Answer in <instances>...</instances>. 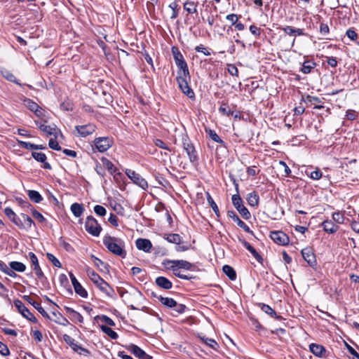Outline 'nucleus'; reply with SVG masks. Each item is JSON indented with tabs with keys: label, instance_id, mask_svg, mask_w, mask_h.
<instances>
[{
	"label": "nucleus",
	"instance_id": "f257e3e1",
	"mask_svg": "<svg viewBox=\"0 0 359 359\" xmlns=\"http://www.w3.org/2000/svg\"><path fill=\"white\" fill-rule=\"evenodd\" d=\"M102 241L109 252L121 257H126L125 242L122 239L111 236H104Z\"/></svg>",
	"mask_w": 359,
	"mask_h": 359
},
{
	"label": "nucleus",
	"instance_id": "f03ea898",
	"mask_svg": "<svg viewBox=\"0 0 359 359\" xmlns=\"http://www.w3.org/2000/svg\"><path fill=\"white\" fill-rule=\"evenodd\" d=\"M86 273L91 281L105 294L112 297L114 293L113 288L104 280L96 272L90 267H87Z\"/></svg>",
	"mask_w": 359,
	"mask_h": 359
},
{
	"label": "nucleus",
	"instance_id": "7ed1b4c3",
	"mask_svg": "<svg viewBox=\"0 0 359 359\" xmlns=\"http://www.w3.org/2000/svg\"><path fill=\"white\" fill-rule=\"evenodd\" d=\"M163 266L172 271H176L178 269L191 270L194 265L186 260H165Z\"/></svg>",
	"mask_w": 359,
	"mask_h": 359
},
{
	"label": "nucleus",
	"instance_id": "20e7f679",
	"mask_svg": "<svg viewBox=\"0 0 359 359\" xmlns=\"http://www.w3.org/2000/svg\"><path fill=\"white\" fill-rule=\"evenodd\" d=\"M190 81V75L187 74V76L179 75L177 76V82L179 88L182 90V92L186 95L189 98H194L195 94L193 90L190 88L189 85V81Z\"/></svg>",
	"mask_w": 359,
	"mask_h": 359
},
{
	"label": "nucleus",
	"instance_id": "39448f33",
	"mask_svg": "<svg viewBox=\"0 0 359 359\" xmlns=\"http://www.w3.org/2000/svg\"><path fill=\"white\" fill-rule=\"evenodd\" d=\"M85 229L88 233L93 236H99L102 231L100 224L93 216L87 217L85 223Z\"/></svg>",
	"mask_w": 359,
	"mask_h": 359
},
{
	"label": "nucleus",
	"instance_id": "423d86ee",
	"mask_svg": "<svg viewBox=\"0 0 359 359\" xmlns=\"http://www.w3.org/2000/svg\"><path fill=\"white\" fill-rule=\"evenodd\" d=\"M35 123L39 127V128L47 135L53 136V137L55 139H57L59 136H62L60 130L54 124L46 125L45 122L42 123L38 121H35Z\"/></svg>",
	"mask_w": 359,
	"mask_h": 359
},
{
	"label": "nucleus",
	"instance_id": "0eeeda50",
	"mask_svg": "<svg viewBox=\"0 0 359 359\" xmlns=\"http://www.w3.org/2000/svg\"><path fill=\"white\" fill-rule=\"evenodd\" d=\"M126 175L130 178L134 184L139 186L143 189H146L148 187L147 182L135 170L131 169H126L125 171Z\"/></svg>",
	"mask_w": 359,
	"mask_h": 359
},
{
	"label": "nucleus",
	"instance_id": "6e6552de",
	"mask_svg": "<svg viewBox=\"0 0 359 359\" xmlns=\"http://www.w3.org/2000/svg\"><path fill=\"white\" fill-rule=\"evenodd\" d=\"M232 203L236 210L239 212L241 216L248 219L250 217V213L248 210L243 205L241 198L238 194H234L232 196Z\"/></svg>",
	"mask_w": 359,
	"mask_h": 359
},
{
	"label": "nucleus",
	"instance_id": "1a4fd4ad",
	"mask_svg": "<svg viewBox=\"0 0 359 359\" xmlns=\"http://www.w3.org/2000/svg\"><path fill=\"white\" fill-rule=\"evenodd\" d=\"M14 305L24 318L34 323L37 322V319L25 306L22 301L15 299L14 301Z\"/></svg>",
	"mask_w": 359,
	"mask_h": 359
},
{
	"label": "nucleus",
	"instance_id": "9d476101",
	"mask_svg": "<svg viewBox=\"0 0 359 359\" xmlns=\"http://www.w3.org/2000/svg\"><path fill=\"white\" fill-rule=\"evenodd\" d=\"M28 257L30 260L32 266H33V271L34 273L39 280H42L43 278H45V276L39 265L37 257L34 252H29L28 253Z\"/></svg>",
	"mask_w": 359,
	"mask_h": 359
},
{
	"label": "nucleus",
	"instance_id": "9b49d317",
	"mask_svg": "<svg viewBox=\"0 0 359 359\" xmlns=\"http://www.w3.org/2000/svg\"><path fill=\"white\" fill-rule=\"evenodd\" d=\"M270 237L276 244L280 245H287L290 241L287 235L280 231H272Z\"/></svg>",
	"mask_w": 359,
	"mask_h": 359
},
{
	"label": "nucleus",
	"instance_id": "f8f14e48",
	"mask_svg": "<svg viewBox=\"0 0 359 359\" xmlns=\"http://www.w3.org/2000/svg\"><path fill=\"white\" fill-rule=\"evenodd\" d=\"M111 140L108 137H98L94 140V144L100 152H104L111 146Z\"/></svg>",
	"mask_w": 359,
	"mask_h": 359
},
{
	"label": "nucleus",
	"instance_id": "ddd939ff",
	"mask_svg": "<svg viewBox=\"0 0 359 359\" xmlns=\"http://www.w3.org/2000/svg\"><path fill=\"white\" fill-rule=\"evenodd\" d=\"M79 136L86 137L90 135H92L96 129V126L94 124H87L83 126H76L75 127Z\"/></svg>",
	"mask_w": 359,
	"mask_h": 359
},
{
	"label": "nucleus",
	"instance_id": "4468645a",
	"mask_svg": "<svg viewBox=\"0 0 359 359\" xmlns=\"http://www.w3.org/2000/svg\"><path fill=\"white\" fill-rule=\"evenodd\" d=\"M128 350L139 359H152V357L147 354L138 346L131 344L128 346Z\"/></svg>",
	"mask_w": 359,
	"mask_h": 359
},
{
	"label": "nucleus",
	"instance_id": "2eb2a0df",
	"mask_svg": "<svg viewBox=\"0 0 359 359\" xmlns=\"http://www.w3.org/2000/svg\"><path fill=\"white\" fill-rule=\"evenodd\" d=\"M183 148L186 151V152L189 156V161L193 163L198 160V156H197L196 151L194 145L189 141L184 140Z\"/></svg>",
	"mask_w": 359,
	"mask_h": 359
},
{
	"label": "nucleus",
	"instance_id": "dca6fc26",
	"mask_svg": "<svg viewBox=\"0 0 359 359\" xmlns=\"http://www.w3.org/2000/svg\"><path fill=\"white\" fill-rule=\"evenodd\" d=\"M302 255L304 259L311 266L313 267L316 264V256L310 248H304L302 250Z\"/></svg>",
	"mask_w": 359,
	"mask_h": 359
},
{
	"label": "nucleus",
	"instance_id": "f3484780",
	"mask_svg": "<svg viewBox=\"0 0 359 359\" xmlns=\"http://www.w3.org/2000/svg\"><path fill=\"white\" fill-rule=\"evenodd\" d=\"M227 215L228 217L231 218L234 222H236L238 226L242 228L245 232L249 233L250 234H253V232L250 230L249 226L238 217V216L236 214L234 211L229 210L227 212Z\"/></svg>",
	"mask_w": 359,
	"mask_h": 359
},
{
	"label": "nucleus",
	"instance_id": "a211bd4d",
	"mask_svg": "<svg viewBox=\"0 0 359 359\" xmlns=\"http://www.w3.org/2000/svg\"><path fill=\"white\" fill-rule=\"evenodd\" d=\"M135 245L138 250L144 252H149L152 248L151 242L146 238H137L135 241Z\"/></svg>",
	"mask_w": 359,
	"mask_h": 359
},
{
	"label": "nucleus",
	"instance_id": "6ab92c4d",
	"mask_svg": "<svg viewBox=\"0 0 359 359\" xmlns=\"http://www.w3.org/2000/svg\"><path fill=\"white\" fill-rule=\"evenodd\" d=\"M24 104L29 110L34 112L37 116L40 117L42 116V109L31 99L25 98Z\"/></svg>",
	"mask_w": 359,
	"mask_h": 359
},
{
	"label": "nucleus",
	"instance_id": "aec40b11",
	"mask_svg": "<svg viewBox=\"0 0 359 359\" xmlns=\"http://www.w3.org/2000/svg\"><path fill=\"white\" fill-rule=\"evenodd\" d=\"M311 352L317 357L323 358L325 355L326 350L325 347L318 344H311L309 345Z\"/></svg>",
	"mask_w": 359,
	"mask_h": 359
},
{
	"label": "nucleus",
	"instance_id": "412c9836",
	"mask_svg": "<svg viewBox=\"0 0 359 359\" xmlns=\"http://www.w3.org/2000/svg\"><path fill=\"white\" fill-rule=\"evenodd\" d=\"M198 2L195 0H187L184 4V9L189 14L196 13Z\"/></svg>",
	"mask_w": 359,
	"mask_h": 359
},
{
	"label": "nucleus",
	"instance_id": "4be33fe9",
	"mask_svg": "<svg viewBox=\"0 0 359 359\" xmlns=\"http://www.w3.org/2000/svg\"><path fill=\"white\" fill-rule=\"evenodd\" d=\"M25 264L20 262L13 261L9 263L8 270H11L13 273L15 272L23 273L26 270Z\"/></svg>",
	"mask_w": 359,
	"mask_h": 359
},
{
	"label": "nucleus",
	"instance_id": "5701e85b",
	"mask_svg": "<svg viewBox=\"0 0 359 359\" xmlns=\"http://www.w3.org/2000/svg\"><path fill=\"white\" fill-rule=\"evenodd\" d=\"M32 157L37 161L43 163V168L46 169L50 170L51 166L50 165L46 162V156L45 154L42 152H32Z\"/></svg>",
	"mask_w": 359,
	"mask_h": 359
},
{
	"label": "nucleus",
	"instance_id": "b1692460",
	"mask_svg": "<svg viewBox=\"0 0 359 359\" xmlns=\"http://www.w3.org/2000/svg\"><path fill=\"white\" fill-rule=\"evenodd\" d=\"M70 210L74 217H79L83 215L85 208L83 204L74 203L72 204Z\"/></svg>",
	"mask_w": 359,
	"mask_h": 359
},
{
	"label": "nucleus",
	"instance_id": "393cba45",
	"mask_svg": "<svg viewBox=\"0 0 359 359\" xmlns=\"http://www.w3.org/2000/svg\"><path fill=\"white\" fill-rule=\"evenodd\" d=\"M65 309L67 311V313L69 315V317L72 319V320L74 322H79L80 323H82L83 322V318L81 313L69 307H65Z\"/></svg>",
	"mask_w": 359,
	"mask_h": 359
},
{
	"label": "nucleus",
	"instance_id": "a878e982",
	"mask_svg": "<svg viewBox=\"0 0 359 359\" xmlns=\"http://www.w3.org/2000/svg\"><path fill=\"white\" fill-rule=\"evenodd\" d=\"M285 34L290 36H303L304 35V30L302 29L294 28L291 26H285L282 28Z\"/></svg>",
	"mask_w": 359,
	"mask_h": 359
},
{
	"label": "nucleus",
	"instance_id": "bb28decb",
	"mask_svg": "<svg viewBox=\"0 0 359 359\" xmlns=\"http://www.w3.org/2000/svg\"><path fill=\"white\" fill-rule=\"evenodd\" d=\"M325 231L329 233H335L338 230V226L335 225L331 220H325L322 223Z\"/></svg>",
	"mask_w": 359,
	"mask_h": 359
},
{
	"label": "nucleus",
	"instance_id": "cd10ccee",
	"mask_svg": "<svg viewBox=\"0 0 359 359\" xmlns=\"http://www.w3.org/2000/svg\"><path fill=\"white\" fill-rule=\"evenodd\" d=\"M156 283L160 287L163 289H170L172 286V283L166 278L160 276L156 279Z\"/></svg>",
	"mask_w": 359,
	"mask_h": 359
},
{
	"label": "nucleus",
	"instance_id": "c85d7f7f",
	"mask_svg": "<svg viewBox=\"0 0 359 359\" xmlns=\"http://www.w3.org/2000/svg\"><path fill=\"white\" fill-rule=\"evenodd\" d=\"M94 265L99 269L100 271L104 272L108 271V265L102 262L99 258L96 257L95 255H91L90 257Z\"/></svg>",
	"mask_w": 359,
	"mask_h": 359
},
{
	"label": "nucleus",
	"instance_id": "c756f323",
	"mask_svg": "<svg viewBox=\"0 0 359 359\" xmlns=\"http://www.w3.org/2000/svg\"><path fill=\"white\" fill-rule=\"evenodd\" d=\"M1 73L2 76L8 81L15 83L19 86H22V84L18 81L16 77L8 69H2L1 70Z\"/></svg>",
	"mask_w": 359,
	"mask_h": 359
},
{
	"label": "nucleus",
	"instance_id": "7c9ffc66",
	"mask_svg": "<svg viewBox=\"0 0 359 359\" xmlns=\"http://www.w3.org/2000/svg\"><path fill=\"white\" fill-rule=\"evenodd\" d=\"M176 65L180 68V70L177 72V76L183 75L186 76V74H189L188 66L184 60H181V62H177Z\"/></svg>",
	"mask_w": 359,
	"mask_h": 359
},
{
	"label": "nucleus",
	"instance_id": "2f4dec72",
	"mask_svg": "<svg viewBox=\"0 0 359 359\" xmlns=\"http://www.w3.org/2000/svg\"><path fill=\"white\" fill-rule=\"evenodd\" d=\"M20 218L22 221V229H30L32 226V224H34V222L32 220V219L28 216L26 214H24V213H21L20 215Z\"/></svg>",
	"mask_w": 359,
	"mask_h": 359
},
{
	"label": "nucleus",
	"instance_id": "473e14b6",
	"mask_svg": "<svg viewBox=\"0 0 359 359\" xmlns=\"http://www.w3.org/2000/svg\"><path fill=\"white\" fill-rule=\"evenodd\" d=\"M260 308L262 311H264L266 314L269 315L270 316L277 318V319L280 318V316H278L276 314V313L275 312V311L270 306L265 304H261Z\"/></svg>",
	"mask_w": 359,
	"mask_h": 359
},
{
	"label": "nucleus",
	"instance_id": "72a5a7b5",
	"mask_svg": "<svg viewBox=\"0 0 359 359\" xmlns=\"http://www.w3.org/2000/svg\"><path fill=\"white\" fill-rule=\"evenodd\" d=\"M242 243L243 246L253 255V257L258 261L262 259L261 256L256 251V250L246 241L243 240Z\"/></svg>",
	"mask_w": 359,
	"mask_h": 359
},
{
	"label": "nucleus",
	"instance_id": "f704fd0d",
	"mask_svg": "<svg viewBox=\"0 0 359 359\" xmlns=\"http://www.w3.org/2000/svg\"><path fill=\"white\" fill-rule=\"evenodd\" d=\"M20 144L25 149H45L46 147L43 144H34L31 142H20Z\"/></svg>",
	"mask_w": 359,
	"mask_h": 359
},
{
	"label": "nucleus",
	"instance_id": "c9c22d12",
	"mask_svg": "<svg viewBox=\"0 0 359 359\" xmlns=\"http://www.w3.org/2000/svg\"><path fill=\"white\" fill-rule=\"evenodd\" d=\"M223 272L229 277L231 280H234L236 278V273L235 270L229 265H224L222 268Z\"/></svg>",
	"mask_w": 359,
	"mask_h": 359
},
{
	"label": "nucleus",
	"instance_id": "e433bc0d",
	"mask_svg": "<svg viewBox=\"0 0 359 359\" xmlns=\"http://www.w3.org/2000/svg\"><path fill=\"white\" fill-rule=\"evenodd\" d=\"M28 196L32 201L36 203H40L43 199L41 195L35 190H29L28 191Z\"/></svg>",
	"mask_w": 359,
	"mask_h": 359
},
{
	"label": "nucleus",
	"instance_id": "4c0bfd02",
	"mask_svg": "<svg viewBox=\"0 0 359 359\" xmlns=\"http://www.w3.org/2000/svg\"><path fill=\"white\" fill-rule=\"evenodd\" d=\"M247 201L250 205L256 206L259 203V196L255 191L249 193L248 194Z\"/></svg>",
	"mask_w": 359,
	"mask_h": 359
},
{
	"label": "nucleus",
	"instance_id": "58836bf2",
	"mask_svg": "<svg viewBox=\"0 0 359 359\" xmlns=\"http://www.w3.org/2000/svg\"><path fill=\"white\" fill-rule=\"evenodd\" d=\"M316 67V63L312 61H305L302 67V73L307 74L311 72V69Z\"/></svg>",
	"mask_w": 359,
	"mask_h": 359
},
{
	"label": "nucleus",
	"instance_id": "ea45409f",
	"mask_svg": "<svg viewBox=\"0 0 359 359\" xmlns=\"http://www.w3.org/2000/svg\"><path fill=\"white\" fill-rule=\"evenodd\" d=\"M307 101L314 106V109H321L324 108L323 104H320L321 101L318 97L308 96Z\"/></svg>",
	"mask_w": 359,
	"mask_h": 359
},
{
	"label": "nucleus",
	"instance_id": "a19ab883",
	"mask_svg": "<svg viewBox=\"0 0 359 359\" xmlns=\"http://www.w3.org/2000/svg\"><path fill=\"white\" fill-rule=\"evenodd\" d=\"M100 328L102 331L106 334L107 336H109L112 339H116L118 337V334L114 331L111 328L105 326V325H101Z\"/></svg>",
	"mask_w": 359,
	"mask_h": 359
},
{
	"label": "nucleus",
	"instance_id": "79ce46f5",
	"mask_svg": "<svg viewBox=\"0 0 359 359\" xmlns=\"http://www.w3.org/2000/svg\"><path fill=\"white\" fill-rule=\"evenodd\" d=\"M0 271L12 278H16L18 276V275L13 273L11 270H8V266L1 260H0Z\"/></svg>",
	"mask_w": 359,
	"mask_h": 359
},
{
	"label": "nucleus",
	"instance_id": "37998d69",
	"mask_svg": "<svg viewBox=\"0 0 359 359\" xmlns=\"http://www.w3.org/2000/svg\"><path fill=\"white\" fill-rule=\"evenodd\" d=\"M159 300L162 304L167 307L172 308L175 306H176V301L174 300L172 298L161 297L159 298Z\"/></svg>",
	"mask_w": 359,
	"mask_h": 359
},
{
	"label": "nucleus",
	"instance_id": "c03bdc74",
	"mask_svg": "<svg viewBox=\"0 0 359 359\" xmlns=\"http://www.w3.org/2000/svg\"><path fill=\"white\" fill-rule=\"evenodd\" d=\"M71 348L74 350V351L78 353L80 355H88L89 353V351L86 348L81 346L76 341L72 344Z\"/></svg>",
	"mask_w": 359,
	"mask_h": 359
},
{
	"label": "nucleus",
	"instance_id": "a18cd8bd",
	"mask_svg": "<svg viewBox=\"0 0 359 359\" xmlns=\"http://www.w3.org/2000/svg\"><path fill=\"white\" fill-rule=\"evenodd\" d=\"M208 134L209 137L215 142L224 144V141L219 137V136L213 130L208 129L205 130Z\"/></svg>",
	"mask_w": 359,
	"mask_h": 359
},
{
	"label": "nucleus",
	"instance_id": "49530a36",
	"mask_svg": "<svg viewBox=\"0 0 359 359\" xmlns=\"http://www.w3.org/2000/svg\"><path fill=\"white\" fill-rule=\"evenodd\" d=\"M75 292L81 296L83 298H86L88 297V292L86 289L81 285V283L76 285L74 287Z\"/></svg>",
	"mask_w": 359,
	"mask_h": 359
},
{
	"label": "nucleus",
	"instance_id": "de8ad7c7",
	"mask_svg": "<svg viewBox=\"0 0 359 359\" xmlns=\"http://www.w3.org/2000/svg\"><path fill=\"white\" fill-rule=\"evenodd\" d=\"M344 215L341 212H335L332 214V219L338 223V224H343L344 222Z\"/></svg>",
	"mask_w": 359,
	"mask_h": 359
},
{
	"label": "nucleus",
	"instance_id": "09e8293b",
	"mask_svg": "<svg viewBox=\"0 0 359 359\" xmlns=\"http://www.w3.org/2000/svg\"><path fill=\"white\" fill-rule=\"evenodd\" d=\"M172 53L173 55V57L175 62V64L178 62H181V60H184L182 53L178 50V49L175 47L172 48Z\"/></svg>",
	"mask_w": 359,
	"mask_h": 359
},
{
	"label": "nucleus",
	"instance_id": "8fccbe9b",
	"mask_svg": "<svg viewBox=\"0 0 359 359\" xmlns=\"http://www.w3.org/2000/svg\"><path fill=\"white\" fill-rule=\"evenodd\" d=\"M166 239L168 242L175 243L176 245L181 242V237L177 233L169 234Z\"/></svg>",
	"mask_w": 359,
	"mask_h": 359
},
{
	"label": "nucleus",
	"instance_id": "3c124183",
	"mask_svg": "<svg viewBox=\"0 0 359 359\" xmlns=\"http://www.w3.org/2000/svg\"><path fill=\"white\" fill-rule=\"evenodd\" d=\"M46 257L53 264V266L57 268L62 267L60 262L53 254L47 253Z\"/></svg>",
	"mask_w": 359,
	"mask_h": 359
},
{
	"label": "nucleus",
	"instance_id": "603ef678",
	"mask_svg": "<svg viewBox=\"0 0 359 359\" xmlns=\"http://www.w3.org/2000/svg\"><path fill=\"white\" fill-rule=\"evenodd\" d=\"M219 111L222 113L224 115H226L227 116H230L231 114V109H229V107L227 103L222 102L221 104V106L219 108Z\"/></svg>",
	"mask_w": 359,
	"mask_h": 359
},
{
	"label": "nucleus",
	"instance_id": "864d4df0",
	"mask_svg": "<svg viewBox=\"0 0 359 359\" xmlns=\"http://www.w3.org/2000/svg\"><path fill=\"white\" fill-rule=\"evenodd\" d=\"M208 202L210 204V205L211 206V208H212V210L215 212V213L216 214V215L217 217H219V211L218 207H217V204L215 203V202L214 201V200L212 199V198L209 194L208 196Z\"/></svg>",
	"mask_w": 359,
	"mask_h": 359
},
{
	"label": "nucleus",
	"instance_id": "5fc2aeb1",
	"mask_svg": "<svg viewBox=\"0 0 359 359\" xmlns=\"http://www.w3.org/2000/svg\"><path fill=\"white\" fill-rule=\"evenodd\" d=\"M32 304L34 307L43 316L46 318H49L47 312L43 309V308L41 306V304L36 302H33Z\"/></svg>",
	"mask_w": 359,
	"mask_h": 359
},
{
	"label": "nucleus",
	"instance_id": "6e6d98bb",
	"mask_svg": "<svg viewBox=\"0 0 359 359\" xmlns=\"http://www.w3.org/2000/svg\"><path fill=\"white\" fill-rule=\"evenodd\" d=\"M48 146L50 149H52L53 150H55V151L61 150V147L59 145L57 141L56 140V139L55 137L50 138L49 140Z\"/></svg>",
	"mask_w": 359,
	"mask_h": 359
},
{
	"label": "nucleus",
	"instance_id": "4d7b16f0",
	"mask_svg": "<svg viewBox=\"0 0 359 359\" xmlns=\"http://www.w3.org/2000/svg\"><path fill=\"white\" fill-rule=\"evenodd\" d=\"M94 212L97 216L100 217L104 216L107 213L106 209L103 206L100 205H96L94 207Z\"/></svg>",
	"mask_w": 359,
	"mask_h": 359
},
{
	"label": "nucleus",
	"instance_id": "13d9d810",
	"mask_svg": "<svg viewBox=\"0 0 359 359\" xmlns=\"http://www.w3.org/2000/svg\"><path fill=\"white\" fill-rule=\"evenodd\" d=\"M309 175L312 180H318L322 177L323 173L318 168H316L314 171L311 172Z\"/></svg>",
	"mask_w": 359,
	"mask_h": 359
},
{
	"label": "nucleus",
	"instance_id": "bf43d9fd",
	"mask_svg": "<svg viewBox=\"0 0 359 359\" xmlns=\"http://www.w3.org/2000/svg\"><path fill=\"white\" fill-rule=\"evenodd\" d=\"M154 144L161 149H163L167 151H170V149L167 146V144L160 139H156L154 140Z\"/></svg>",
	"mask_w": 359,
	"mask_h": 359
},
{
	"label": "nucleus",
	"instance_id": "052dcab7",
	"mask_svg": "<svg viewBox=\"0 0 359 359\" xmlns=\"http://www.w3.org/2000/svg\"><path fill=\"white\" fill-rule=\"evenodd\" d=\"M195 50L198 53H202L206 56H208L210 55V52L202 44L196 46Z\"/></svg>",
	"mask_w": 359,
	"mask_h": 359
},
{
	"label": "nucleus",
	"instance_id": "680f3d73",
	"mask_svg": "<svg viewBox=\"0 0 359 359\" xmlns=\"http://www.w3.org/2000/svg\"><path fill=\"white\" fill-rule=\"evenodd\" d=\"M345 345L350 354L352 355L353 359H359V354L357 351L347 343H345Z\"/></svg>",
	"mask_w": 359,
	"mask_h": 359
},
{
	"label": "nucleus",
	"instance_id": "e2e57ef3",
	"mask_svg": "<svg viewBox=\"0 0 359 359\" xmlns=\"http://www.w3.org/2000/svg\"><path fill=\"white\" fill-rule=\"evenodd\" d=\"M33 217L37 219L39 222L42 223L45 222L46 219L39 212H38L36 210H32V211Z\"/></svg>",
	"mask_w": 359,
	"mask_h": 359
},
{
	"label": "nucleus",
	"instance_id": "0e129e2a",
	"mask_svg": "<svg viewBox=\"0 0 359 359\" xmlns=\"http://www.w3.org/2000/svg\"><path fill=\"white\" fill-rule=\"evenodd\" d=\"M228 72L231 76H238V68L234 65H229L227 68Z\"/></svg>",
	"mask_w": 359,
	"mask_h": 359
},
{
	"label": "nucleus",
	"instance_id": "69168bd1",
	"mask_svg": "<svg viewBox=\"0 0 359 359\" xmlns=\"http://www.w3.org/2000/svg\"><path fill=\"white\" fill-rule=\"evenodd\" d=\"M202 339L204 341L205 344H207L208 346H209L210 347H211L214 349H215L216 347L217 346V342L212 339L203 338Z\"/></svg>",
	"mask_w": 359,
	"mask_h": 359
},
{
	"label": "nucleus",
	"instance_id": "338daca9",
	"mask_svg": "<svg viewBox=\"0 0 359 359\" xmlns=\"http://www.w3.org/2000/svg\"><path fill=\"white\" fill-rule=\"evenodd\" d=\"M0 353L4 356L8 355L10 353L8 346L1 341H0Z\"/></svg>",
	"mask_w": 359,
	"mask_h": 359
},
{
	"label": "nucleus",
	"instance_id": "774afa93",
	"mask_svg": "<svg viewBox=\"0 0 359 359\" xmlns=\"http://www.w3.org/2000/svg\"><path fill=\"white\" fill-rule=\"evenodd\" d=\"M238 16L234 13L229 14L226 17V19L231 22L232 25H235L238 22Z\"/></svg>",
	"mask_w": 359,
	"mask_h": 359
}]
</instances>
